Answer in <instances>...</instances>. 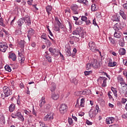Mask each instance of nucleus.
Returning a JSON list of instances; mask_svg holds the SVG:
<instances>
[{"label":"nucleus","instance_id":"obj_1","mask_svg":"<svg viewBox=\"0 0 127 127\" xmlns=\"http://www.w3.org/2000/svg\"><path fill=\"white\" fill-rule=\"evenodd\" d=\"M25 43V42L24 40H21L18 42V44L19 46L22 48V52H19L18 53V55L20 56V58H18L19 60H20L21 61V64H23V62L24 60H25V58H24V56H23V53L24 52V50L23 49L24 48V44Z\"/></svg>","mask_w":127,"mask_h":127},{"label":"nucleus","instance_id":"obj_2","mask_svg":"<svg viewBox=\"0 0 127 127\" xmlns=\"http://www.w3.org/2000/svg\"><path fill=\"white\" fill-rule=\"evenodd\" d=\"M3 91L4 94V96L2 94H1V98L3 99L6 97H8V96H10V95H12V92L7 86H4L3 87Z\"/></svg>","mask_w":127,"mask_h":127},{"label":"nucleus","instance_id":"obj_3","mask_svg":"<svg viewBox=\"0 0 127 127\" xmlns=\"http://www.w3.org/2000/svg\"><path fill=\"white\" fill-rule=\"evenodd\" d=\"M117 79L118 80L119 82H121L120 84L121 85H124V86L122 87V89L123 90V93H127V84L124 82V78L122 77V76L120 75L117 77Z\"/></svg>","mask_w":127,"mask_h":127},{"label":"nucleus","instance_id":"obj_4","mask_svg":"<svg viewBox=\"0 0 127 127\" xmlns=\"http://www.w3.org/2000/svg\"><path fill=\"white\" fill-rule=\"evenodd\" d=\"M7 48H8V45L6 42H2L0 43V51L1 52H5Z\"/></svg>","mask_w":127,"mask_h":127},{"label":"nucleus","instance_id":"obj_5","mask_svg":"<svg viewBox=\"0 0 127 127\" xmlns=\"http://www.w3.org/2000/svg\"><path fill=\"white\" fill-rule=\"evenodd\" d=\"M88 45L89 49H90V50H91V51H92V52H99V49H96V44H95V43L94 42H89Z\"/></svg>","mask_w":127,"mask_h":127},{"label":"nucleus","instance_id":"obj_6","mask_svg":"<svg viewBox=\"0 0 127 127\" xmlns=\"http://www.w3.org/2000/svg\"><path fill=\"white\" fill-rule=\"evenodd\" d=\"M68 110V107L65 104H62L60 107V113L62 114V115H64L65 113L67 112Z\"/></svg>","mask_w":127,"mask_h":127},{"label":"nucleus","instance_id":"obj_7","mask_svg":"<svg viewBox=\"0 0 127 127\" xmlns=\"http://www.w3.org/2000/svg\"><path fill=\"white\" fill-rule=\"evenodd\" d=\"M70 9L72 11V12L74 14H79V7L78 5L76 4H72Z\"/></svg>","mask_w":127,"mask_h":127},{"label":"nucleus","instance_id":"obj_8","mask_svg":"<svg viewBox=\"0 0 127 127\" xmlns=\"http://www.w3.org/2000/svg\"><path fill=\"white\" fill-rule=\"evenodd\" d=\"M53 114L48 113L44 117V121H45V122H49V121H51V120H53Z\"/></svg>","mask_w":127,"mask_h":127},{"label":"nucleus","instance_id":"obj_9","mask_svg":"<svg viewBox=\"0 0 127 127\" xmlns=\"http://www.w3.org/2000/svg\"><path fill=\"white\" fill-rule=\"evenodd\" d=\"M124 28V27L122 26V24L121 23H117L114 25V30L115 31H120L122 30Z\"/></svg>","mask_w":127,"mask_h":127},{"label":"nucleus","instance_id":"obj_10","mask_svg":"<svg viewBox=\"0 0 127 127\" xmlns=\"http://www.w3.org/2000/svg\"><path fill=\"white\" fill-rule=\"evenodd\" d=\"M65 55L66 56L69 57V56H71V47L69 45H67L65 46Z\"/></svg>","mask_w":127,"mask_h":127},{"label":"nucleus","instance_id":"obj_11","mask_svg":"<svg viewBox=\"0 0 127 127\" xmlns=\"http://www.w3.org/2000/svg\"><path fill=\"white\" fill-rule=\"evenodd\" d=\"M91 65L94 68H99L100 67V63L97 60H94L91 62Z\"/></svg>","mask_w":127,"mask_h":127},{"label":"nucleus","instance_id":"obj_12","mask_svg":"<svg viewBox=\"0 0 127 127\" xmlns=\"http://www.w3.org/2000/svg\"><path fill=\"white\" fill-rule=\"evenodd\" d=\"M106 124L107 125H111L115 122V118L113 117H110L109 118L106 119Z\"/></svg>","mask_w":127,"mask_h":127},{"label":"nucleus","instance_id":"obj_13","mask_svg":"<svg viewBox=\"0 0 127 127\" xmlns=\"http://www.w3.org/2000/svg\"><path fill=\"white\" fill-rule=\"evenodd\" d=\"M8 58H10L12 61H15L16 60V55L15 54L12 53H9L8 54Z\"/></svg>","mask_w":127,"mask_h":127},{"label":"nucleus","instance_id":"obj_14","mask_svg":"<svg viewBox=\"0 0 127 127\" xmlns=\"http://www.w3.org/2000/svg\"><path fill=\"white\" fill-rule=\"evenodd\" d=\"M24 18L26 25H28V26H29V25H31V20L30 19V17H25Z\"/></svg>","mask_w":127,"mask_h":127},{"label":"nucleus","instance_id":"obj_15","mask_svg":"<svg viewBox=\"0 0 127 127\" xmlns=\"http://www.w3.org/2000/svg\"><path fill=\"white\" fill-rule=\"evenodd\" d=\"M46 103V101H45V98L44 97H42L39 101V107H40V108H42L43 106H44V104Z\"/></svg>","mask_w":127,"mask_h":127},{"label":"nucleus","instance_id":"obj_16","mask_svg":"<svg viewBox=\"0 0 127 127\" xmlns=\"http://www.w3.org/2000/svg\"><path fill=\"white\" fill-rule=\"evenodd\" d=\"M114 36L116 38H121L122 37V33H121V31H115Z\"/></svg>","mask_w":127,"mask_h":127},{"label":"nucleus","instance_id":"obj_17","mask_svg":"<svg viewBox=\"0 0 127 127\" xmlns=\"http://www.w3.org/2000/svg\"><path fill=\"white\" fill-rule=\"evenodd\" d=\"M108 66L109 67H115L117 66V62H113L112 59H110L109 61Z\"/></svg>","mask_w":127,"mask_h":127},{"label":"nucleus","instance_id":"obj_18","mask_svg":"<svg viewBox=\"0 0 127 127\" xmlns=\"http://www.w3.org/2000/svg\"><path fill=\"white\" fill-rule=\"evenodd\" d=\"M98 80H103V83H102V87H106L107 86V79L106 77H100Z\"/></svg>","mask_w":127,"mask_h":127},{"label":"nucleus","instance_id":"obj_19","mask_svg":"<svg viewBox=\"0 0 127 127\" xmlns=\"http://www.w3.org/2000/svg\"><path fill=\"white\" fill-rule=\"evenodd\" d=\"M97 114H98V112L97 111L95 112L94 110L92 111V110H91L89 112V116L90 118H94V117H95Z\"/></svg>","mask_w":127,"mask_h":127},{"label":"nucleus","instance_id":"obj_20","mask_svg":"<svg viewBox=\"0 0 127 127\" xmlns=\"http://www.w3.org/2000/svg\"><path fill=\"white\" fill-rule=\"evenodd\" d=\"M25 21V20L24 19V18L19 19L17 21L18 25H19V26H21V25L24 23Z\"/></svg>","mask_w":127,"mask_h":127},{"label":"nucleus","instance_id":"obj_21","mask_svg":"<svg viewBox=\"0 0 127 127\" xmlns=\"http://www.w3.org/2000/svg\"><path fill=\"white\" fill-rule=\"evenodd\" d=\"M15 109V105H14V104H11L9 106V112H10V113H12V112L14 111Z\"/></svg>","mask_w":127,"mask_h":127},{"label":"nucleus","instance_id":"obj_22","mask_svg":"<svg viewBox=\"0 0 127 127\" xmlns=\"http://www.w3.org/2000/svg\"><path fill=\"white\" fill-rule=\"evenodd\" d=\"M52 98L55 100H58V99H59V95L58 94H56L55 93H52Z\"/></svg>","mask_w":127,"mask_h":127},{"label":"nucleus","instance_id":"obj_23","mask_svg":"<svg viewBox=\"0 0 127 127\" xmlns=\"http://www.w3.org/2000/svg\"><path fill=\"white\" fill-rule=\"evenodd\" d=\"M121 18L119 15H113L112 18V20L113 21H120Z\"/></svg>","mask_w":127,"mask_h":127},{"label":"nucleus","instance_id":"obj_24","mask_svg":"<svg viewBox=\"0 0 127 127\" xmlns=\"http://www.w3.org/2000/svg\"><path fill=\"white\" fill-rule=\"evenodd\" d=\"M5 124V120H4V117L1 116L0 118V127L3 126Z\"/></svg>","mask_w":127,"mask_h":127},{"label":"nucleus","instance_id":"obj_25","mask_svg":"<svg viewBox=\"0 0 127 127\" xmlns=\"http://www.w3.org/2000/svg\"><path fill=\"white\" fill-rule=\"evenodd\" d=\"M119 44L121 47H124V46H125V40H124V38H121L119 41Z\"/></svg>","mask_w":127,"mask_h":127},{"label":"nucleus","instance_id":"obj_26","mask_svg":"<svg viewBox=\"0 0 127 127\" xmlns=\"http://www.w3.org/2000/svg\"><path fill=\"white\" fill-rule=\"evenodd\" d=\"M15 114L16 117H18V118H19L20 119L22 120V121H24V118H23V116L21 115V113H20V112H15Z\"/></svg>","mask_w":127,"mask_h":127},{"label":"nucleus","instance_id":"obj_27","mask_svg":"<svg viewBox=\"0 0 127 127\" xmlns=\"http://www.w3.org/2000/svg\"><path fill=\"white\" fill-rule=\"evenodd\" d=\"M120 15L123 17V19H127V15L125 14V11L121 10Z\"/></svg>","mask_w":127,"mask_h":127},{"label":"nucleus","instance_id":"obj_28","mask_svg":"<svg viewBox=\"0 0 127 127\" xmlns=\"http://www.w3.org/2000/svg\"><path fill=\"white\" fill-rule=\"evenodd\" d=\"M46 11L47 12H48V15H49L50 14V11H51L52 10V6H50V5H48L46 7Z\"/></svg>","mask_w":127,"mask_h":127},{"label":"nucleus","instance_id":"obj_29","mask_svg":"<svg viewBox=\"0 0 127 127\" xmlns=\"http://www.w3.org/2000/svg\"><path fill=\"white\" fill-rule=\"evenodd\" d=\"M56 89V84L54 82L51 83V87L50 90L51 92H54Z\"/></svg>","mask_w":127,"mask_h":127},{"label":"nucleus","instance_id":"obj_30","mask_svg":"<svg viewBox=\"0 0 127 127\" xmlns=\"http://www.w3.org/2000/svg\"><path fill=\"white\" fill-rule=\"evenodd\" d=\"M120 55H125L126 54V50L123 48L120 49L119 51Z\"/></svg>","mask_w":127,"mask_h":127},{"label":"nucleus","instance_id":"obj_31","mask_svg":"<svg viewBox=\"0 0 127 127\" xmlns=\"http://www.w3.org/2000/svg\"><path fill=\"white\" fill-rule=\"evenodd\" d=\"M70 81L71 82V83H73L74 85H77L78 84V80H77L75 77L71 78L70 79Z\"/></svg>","mask_w":127,"mask_h":127},{"label":"nucleus","instance_id":"obj_32","mask_svg":"<svg viewBox=\"0 0 127 127\" xmlns=\"http://www.w3.org/2000/svg\"><path fill=\"white\" fill-rule=\"evenodd\" d=\"M85 105V98H82L80 100V107L84 108Z\"/></svg>","mask_w":127,"mask_h":127},{"label":"nucleus","instance_id":"obj_33","mask_svg":"<svg viewBox=\"0 0 127 127\" xmlns=\"http://www.w3.org/2000/svg\"><path fill=\"white\" fill-rule=\"evenodd\" d=\"M111 90H112V92H113V94H114L115 97H116V98H117L118 94L117 93H118V91H117V90H116V88H115L114 87H112Z\"/></svg>","mask_w":127,"mask_h":127},{"label":"nucleus","instance_id":"obj_34","mask_svg":"<svg viewBox=\"0 0 127 127\" xmlns=\"http://www.w3.org/2000/svg\"><path fill=\"white\" fill-rule=\"evenodd\" d=\"M92 64H87L86 65V70H91V68L92 67Z\"/></svg>","mask_w":127,"mask_h":127},{"label":"nucleus","instance_id":"obj_35","mask_svg":"<svg viewBox=\"0 0 127 127\" xmlns=\"http://www.w3.org/2000/svg\"><path fill=\"white\" fill-rule=\"evenodd\" d=\"M28 34L30 35H33L34 34V30L32 28H30L28 31Z\"/></svg>","mask_w":127,"mask_h":127},{"label":"nucleus","instance_id":"obj_36","mask_svg":"<svg viewBox=\"0 0 127 127\" xmlns=\"http://www.w3.org/2000/svg\"><path fill=\"white\" fill-rule=\"evenodd\" d=\"M84 91V95H91V90L85 89Z\"/></svg>","mask_w":127,"mask_h":127},{"label":"nucleus","instance_id":"obj_37","mask_svg":"<svg viewBox=\"0 0 127 127\" xmlns=\"http://www.w3.org/2000/svg\"><path fill=\"white\" fill-rule=\"evenodd\" d=\"M4 68L6 71H7L8 72H11V68H10V66H9V65H6Z\"/></svg>","mask_w":127,"mask_h":127},{"label":"nucleus","instance_id":"obj_38","mask_svg":"<svg viewBox=\"0 0 127 127\" xmlns=\"http://www.w3.org/2000/svg\"><path fill=\"white\" fill-rule=\"evenodd\" d=\"M46 59H47V60H48V62H49L50 63H51V62H52V58L49 55L46 56Z\"/></svg>","mask_w":127,"mask_h":127},{"label":"nucleus","instance_id":"obj_39","mask_svg":"<svg viewBox=\"0 0 127 127\" xmlns=\"http://www.w3.org/2000/svg\"><path fill=\"white\" fill-rule=\"evenodd\" d=\"M91 10L92 11H96L97 10V7L96 6V4H92L91 5Z\"/></svg>","mask_w":127,"mask_h":127},{"label":"nucleus","instance_id":"obj_40","mask_svg":"<svg viewBox=\"0 0 127 127\" xmlns=\"http://www.w3.org/2000/svg\"><path fill=\"white\" fill-rule=\"evenodd\" d=\"M50 108H51V105L50 104H47L44 106V108L47 111H49L50 110Z\"/></svg>","mask_w":127,"mask_h":127},{"label":"nucleus","instance_id":"obj_41","mask_svg":"<svg viewBox=\"0 0 127 127\" xmlns=\"http://www.w3.org/2000/svg\"><path fill=\"white\" fill-rule=\"evenodd\" d=\"M15 34L16 35H19V34H22V32H21V30H16L15 31Z\"/></svg>","mask_w":127,"mask_h":127},{"label":"nucleus","instance_id":"obj_42","mask_svg":"<svg viewBox=\"0 0 127 127\" xmlns=\"http://www.w3.org/2000/svg\"><path fill=\"white\" fill-rule=\"evenodd\" d=\"M72 34H73V35H76L77 36H78V37H79V36H80V35H79V33H78V32L77 31V30H76V29L74 30L73 31Z\"/></svg>","mask_w":127,"mask_h":127},{"label":"nucleus","instance_id":"obj_43","mask_svg":"<svg viewBox=\"0 0 127 127\" xmlns=\"http://www.w3.org/2000/svg\"><path fill=\"white\" fill-rule=\"evenodd\" d=\"M75 30H76V31L78 33L80 36V34L82 32V29L80 27H79L78 28H76Z\"/></svg>","mask_w":127,"mask_h":127},{"label":"nucleus","instance_id":"obj_44","mask_svg":"<svg viewBox=\"0 0 127 127\" xmlns=\"http://www.w3.org/2000/svg\"><path fill=\"white\" fill-rule=\"evenodd\" d=\"M68 123L69 125H70V126H72V125H73V119H72V118H68Z\"/></svg>","mask_w":127,"mask_h":127},{"label":"nucleus","instance_id":"obj_45","mask_svg":"<svg viewBox=\"0 0 127 127\" xmlns=\"http://www.w3.org/2000/svg\"><path fill=\"white\" fill-rule=\"evenodd\" d=\"M56 50L55 49H53V48H50L49 49V51H50V52L52 53V54H54V52H55Z\"/></svg>","mask_w":127,"mask_h":127},{"label":"nucleus","instance_id":"obj_46","mask_svg":"<svg viewBox=\"0 0 127 127\" xmlns=\"http://www.w3.org/2000/svg\"><path fill=\"white\" fill-rule=\"evenodd\" d=\"M92 71H84V75L85 76H88L90 74H92Z\"/></svg>","mask_w":127,"mask_h":127},{"label":"nucleus","instance_id":"obj_47","mask_svg":"<svg viewBox=\"0 0 127 127\" xmlns=\"http://www.w3.org/2000/svg\"><path fill=\"white\" fill-rule=\"evenodd\" d=\"M109 39L111 43H112V44H115V43H116V42L115 41V40H114V39H113L112 37H110L109 38Z\"/></svg>","mask_w":127,"mask_h":127},{"label":"nucleus","instance_id":"obj_48","mask_svg":"<svg viewBox=\"0 0 127 127\" xmlns=\"http://www.w3.org/2000/svg\"><path fill=\"white\" fill-rule=\"evenodd\" d=\"M112 3H113V4H115V5H118V4L119 3V0H112Z\"/></svg>","mask_w":127,"mask_h":127},{"label":"nucleus","instance_id":"obj_49","mask_svg":"<svg viewBox=\"0 0 127 127\" xmlns=\"http://www.w3.org/2000/svg\"><path fill=\"white\" fill-rule=\"evenodd\" d=\"M55 31H59V30H60V26H59V25H56L55 26Z\"/></svg>","mask_w":127,"mask_h":127},{"label":"nucleus","instance_id":"obj_50","mask_svg":"<svg viewBox=\"0 0 127 127\" xmlns=\"http://www.w3.org/2000/svg\"><path fill=\"white\" fill-rule=\"evenodd\" d=\"M0 25L3 26V27L5 26V25L3 24V20H2V18H0Z\"/></svg>","mask_w":127,"mask_h":127},{"label":"nucleus","instance_id":"obj_51","mask_svg":"<svg viewBox=\"0 0 127 127\" xmlns=\"http://www.w3.org/2000/svg\"><path fill=\"white\" fill-rule=\"evenodd\" d=\"M72 24H71V23H70V22H68V28L70 32H72Z\"/></svg>","mask_w":127,"mask_h":127},{"label":"nucleus","instance_id":"obj_52","mask_svg":"<svg viewBox=\"0 0 127 127\" xmlns=\"http://www.w3.org/2000/svg\"><path fill=\"white\" fill-rule=\"evenodd\" d=\"M41 38L45 40H47V39L46 38V34L43 33L41 36Z\"/></svg>","mask_w":127,"mask_h":127},{"label":"nucleus","instance_id":"obj_53","mask_svg":"<svg viewBox=\"0 0 127 127\" xmlns=\"http://www.w3.org/2000/svg\"><path fill=\"white\" fill-rule=\"evenodd\" d=\"M47 28H48L49 33L51 36H53V34H52V32H51V30H50V29H49V26H47Z\"/></svg>","mask_w":127,"mask_h":127},{"label":"nucleus","instance_id":"obj_54","mask_svg":"<svg viewBox=\"0 0 127 127\" xmlns=\"http://www.w3.org/2000/svg\"><path fill=\"white\" fill-rule=\"evenodd\" d=\"M112 92L111 91L108 92V95L109 99H113V96H112Z\"/></svg>","mask_w":127,"mask_h":127},{"label":"nucleus","instance_id":"obj_55","mask_svg":"<svg viewBox=\"0 0 127 127\" xmlns=\"http://www.w3.org/2000/svg\"><path fill=\"white\" fill-rule=\"evenodd\" d=\"M99 105H96L95 109L94 111V112H95V113H96V112H97V114H98V113H99Z\"/></svg>","mask_w":127,"mask_h":127},{"label":"nucleus","instance_id":"obj_56","mask_svg":"<svg viewBox=\"0 0 127 127\" xmlns=\"http://www.w3.org/2000/svg\"><path fill=\"white\" fill-rule=\"evenodd\" d=\"M87 19V18L85 16H82L81 17V20H82V21H86Z\"/></svg>","mask_w":127,"mask_h":127},{"label":"nucleus","instance_id":"obj_57","mask_svg":"<svg viewBox=\"0 0 127 127\" xmlns=\"http://www.w3.org/2000/svg\"><path fill=\"white\" fill-rule=\"evenodd\" d=\"M121 102H122V104H126V103L127 102V99L122 98Z\"/></svg>","mask_w":127,"mask_h":127},{"label":"nucleus","instance_id":"obj_58","mask_svg":"<svg viewBox=\"0 0 127 127\" xmlns=\"http://www.w3.org/2000/svg\"><path fill=\"white\" fill-rule=\"evenodd\" d=\"M86 123L88 126H92L93 124L92 122L89 121V120H87Z\"/></svg>","mask_w":127,"mask_h":127},{"label":"nucleus","instance_id":"obj_59","mask_svg":"<svg viewBox=\"0 0 127 127\" xmlns=\"http://www.w3.org/2000/svg\"><path fill=\"white\" fill-rule=\"evenodd\" d=\"M46 43L49 46H50V45H51V42H50V41H49V40H46Z\"/></svg>","mask_w":127,"mask_h":127},{"label":"nucleus","instance_id":"obj_60","mask_svg":"<svg viewBox=\"0 0 127 127\" xmlns=\"http://www.w3.org/2000/svg\"><path fill=\"white\" fill-rule=\"evenodd\" d=\"M19 87L21 89H23V88H24V84H23V83H20Z\"/></svg>","mask_w":127,"mask_h":127},{"label":"nucleus","instance_id":"obj_61","mask_svg":"<svg viewBox=\"0 0 127 127\" xmlns=\"http://www.w3.org/2000/svg\"><path fill=\"white\" fill-rule=\"evenodd\" d=\"M32 114L33 115H34V116H35V117H37V115H36V112H35L34 109H33Z\"/></svg>","mask_w":127,"mask_h":127},{"label":"nucleus","instance_id":"obj_62","mask_svg":"<svg viewBox=\"0 0 127 127\" xmlns=\"http://www.w3.org/2000/svg\"><path fill=\"white\" fill-rule=\"evenodd\" d=\"M65 13H70V9L69 8L65 10Z\"/></svg>","mask_w":127,"mask_h":127},{"label":"nucleus","instance_id":"obj_63","mask_svg":"<svg viewBox=\"0 0 127 127\" xmlns=\"http://www.w3.org/2000/svg\"><path fill=\"white\" fill-rule=\"evenodd\" d=\"M123 7L125 9H127V3H125L123 4Z\"/></svg>","mask_w":127,"mask_h":127},{"label":"nucleus","instance_id":"obj_64","mask_svg":"<svg viewBox=\"0 0 127 127\" xmlns=\"http://www.w3.org/2000/svg\"><path fill=\"white\" fill-rule=\"evenodd\" d=\"M109 127H119V125L118 124L114 125H111L109 126Z\"/></svg>","mask_w":127,"mask_h":127}]
</instances>
